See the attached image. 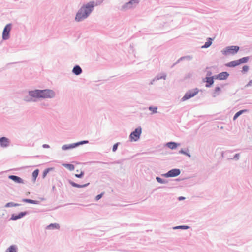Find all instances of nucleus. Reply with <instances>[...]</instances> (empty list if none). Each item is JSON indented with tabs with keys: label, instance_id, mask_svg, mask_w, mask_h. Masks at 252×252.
<instances>
[{
	"label": "nucleus",
	"instance_id": "37",
	"mask_svg": "<svg viewBox=\"0 0 252 252\" xmlns=\"http://www.w3.org/2000/svg\"><path fill=\"white\" fill-rule=\"evenodd\" d=\"M84 174H85L84 171H81L80 174H75L74 175V176L75 177H76L77 178H82L83 177Z\"/></svg>",
	"mask_w": 252,
	"mask_h": 252
},
{
	"label": "nucleus",
	"instance_id": "43",
	"mask_svg": "<svg viewBox=\"0 0 252 252\" xmlns=\"http://www.w3.org/2000/svg\"><path fill=\"white\" fill-rule=\"evenodd\" d=\"M91 163H102V164H108L107 162H104L102 161H92L90 162Z\"/></svg>",
	"mask_w": 252,
	"mask_h": 252
},
{
	"label": "nucleus",
	"instance_id": "11",
	"mask_svg": "<svg viewBox=\"0 0 252 252\" xmlns=\"http://www.w3.org/2000/svg\"><path fill=\"white\" fill-rule=\"evenodd\" d=\"M214 76L216 78V80H225L228 78L229 74L226 71H223L218 74L214 75Z\"/></svg>",
	"mask_w": 252,
	"mask_h": 252
},
{
	"label": "nucleus",
	"instance_id": "6",
	"mask_svg": "<svg viewBox=\"0 0 252 252\" xmlns=\"http://www.w3.org/2000/svg\"><path fill=\"white\" fill-rule=\"evenodd\" d=\"M139 3V0H130L128 2L125 3L121 7V10H126L127 9L135 7Z\"/></svg>",
	"mask_w": 252,
	"mask_h": 252
},
{
	"label": "nucleus",
	"instance_id": "53",
	"mask_svg": "<svg viewBox=\"0 0 252 252\" xmlns=\"http://www.w3.org/2000/svg\"><path fill=\"white\" fill-rule=\"evenodd\" d=\"M120 163L121 162L120 161H115L114 162H112V163L113 164V163Z\"/></svg>",
	"mask_w": 252,
	"mask_h": 252
},
{
	"label": "nucleus",
	"instance_id": "13",
	"mask_svg": "<svg viewBox=\"0 0 252 252\" xmlns=\"http://www.w3.org/2000/svg\"><path fill=\"white\" fill-rule=\"evenodd\" d=\"M8 178L9 179L12 180L13 182H14L16 183L24 184V180L18 176L14 175H9Z\"/></svg>",
	"mask_w": 252,
	"mask_h": 252
},
{
	"label": "nucleus",
	"instance_id": "44",
	"mask_svg": "<svg viewBox=\"0 0 252 252\" xmlns=\"http://www.w3.org/2000/svg\"><path fill=\"white\" fill-rule=\"evenodd\" d=\"M71 145H72V149L75 148L79 146L78 142H76V143H72Z\"/></svg>",
	"mask_w": 252,
	"mask_h": 252
},
{
	"label": "nucleus",
	"instance_id": "8",
	"mask_svg": "<svg viewBox=\"0 0 252 252\" xmlns=\"http://www.w3.org/2000/svg\"><path fill=\"white\" fill-rule=\"evenodd\" d=\"M181 173V170L178 168H174L169 170L166 173L162 174V176L166 177H175L179 175Z\"/></svg>",
	"mask_w": 252,
	"mask_h": 252
},
{
	"label": "nucleus",
	"instance_id": "45",
	"mask_svg": "<svg viewBox=\"0 0 252 252\" xmlns=\"http://www.w3.org/2000/svg\"><path fill=\"white\" fill-rule=\"evenodd\" d=\"M252 85V79L250 80L249 82L246 85V87H248Z\"/></svg>",
	"mask_w": 252,
	"mask_h": 252
},
{
	"label": "nucleus",
	"instance_id": "28",
	"mask_svg": "<svg viewBox=\"0 0 252 252\" xmlns=\"http://www.w3.org/2000/svg\"><path fill=\"white\" fill-rule=\"evenodd\" d=\"M250 59L249 56L242 57L238 60L239 65L247 63Z\"/></svg>",
	"mask_w": 252,
	"mask_h": 252
},
{
	"label": "nucleus",
	"instance_id": "58",
	"mask_svg": "<svg viewBox=\"0 0 252 252\" xmlns=\"http://www.w3.org/2000/svg\"><path fill=\"white\" fill-rule=\"evenodd\" d=\"M176 180V181H180V179H177Z\"/></svg>",
	"mask_w": 252,
	"mask_h": 252
},
{
	"label": "nucleus",
	"instance_id": "56",
	"mask_svg": "<svg viewBox=\"0 0 252 252\" xmlns=\"http://www.w3.org/2000/svg\"><path fill=\"white\" fill-rule=\"evenodd\" d=\"M230 151V153H232V152H235V151H236V150H233V151Z\"/></svg>",
	"mask_w": 252,
	"mask_h": 252
},
{
	"label": "nucleus",
	"instance_id": "19",
	"mask_svg": "<svg viewBox=\"0 0 252 252\" xmlns=\"http://www.w3.org/2000/svg\"><path fill=\"white\" fill-rule=\"evenodd\" d=\"M221 88L220 86H216L212 93V96L213 97H216L221 92Z\"/></svg>",
	"mask_w": 252,
	"mask_h": 252
},
{
	"label": "nucleus",
	"instance_id": "23",
	"mask_svg": "<svg viewBox=\"0 0 252 252\" xmlns=\"http://www.w3.org/2000/svg\"><path fill=\"white\" fill-rule=\"evenodd\" d=\"M213 40V38L211 37H208L207 38V41L205 43V44L202 46V48H207L209 47L211 44H212V41Z\"/></svg>",
	"mask_w": 252,
	"mask_h": 252
},
{
	"label": "nucleus",
	"instance_id": "36",
	"mask_svg": "<svg viewBox=\"0 0 252 252\" xmlns=\"http://www.w3.org/2000/svg\"><path fill=\"white\" fill-rule=\"evenodd\" d=\"M148 109L150 111H151L152 112L153 114H155L157 112V109H158L157 107H154V106H151L149 107Z\"/></svg>",
	"mask_w": 252,
	"mask_h": 252
},
{
	"label": "nucleus",
	"instance_id": "38",
	"mask_svg": "<svg viewBox=\"0 0 252 252\" xmlns=\"http://www.w3.org/2000/svg\"><path fill=\"white\" fill-rule=\"evenodd\" d=\"M120 144V142H117L116 143H115L113 145V147H112V151L113 152H115L117 151L118 146Z\"/></svg>",
	"mask_w": 252,
	"mask_h": 252
},
{
	"label": "nucleus",
	"instance_id": "35",
	"mask_svg": "<svg viewBox=\"0 0 252 252\" xmlns=\"http://www.w3.org/2000/svg\"><path fill=\"white\" fill-rule=\"evenodd\" d=\"M249 66L247 65H245L243 66L242 70L241 72L243 74H245V73H247L249 71Z\"/></svg>",
	"mask_w": 252,
	"mask_h": 252
},
{
	"label": "nucleus",
	"instance_id": "48",
	"mask_svg": "<svg viewBox=\"0 0 252 252\" xmlns=\"http://www.w3.org/2000/svg\"><path fill=\"white\" fill-rule=\"evenodd\" d=\"M57 186L59 187H61L63 186V183L62 182L59 181L57 184Z\"/></svg>",
	"mask_w": 252,
	"mask_h": 252
},
{
	"label": "nucleus",
	"instance_id": "42",
	"mask_svg": "<svg viewBox=\"0 0 252 252\" xmlns=\"http://www.w3.org/2000/svg\"><path fill=\"white\" fill-rule=\"evenodd\" d=\"M6 213V210H3L2 211V214L0 215V217L4 219H7L8 216L5 217V215Z\"/></svg>",
	"mask_w": 252,
	"mask_h": 252
},
{
	"label": "nucleus",
	"instance_id": "51",
	"mask_svg": "<svg viewBox=\"0 0 252 252\" xmlns=\"http://www.w3.org/2000/svg\"><path fill=\"white\" fill-rule=\"evenodd\" d=\"M185 199V197H183V196H180L178 198V200H183Z\"/></svg>",
	"mask_w": 252,
	"mask_h": 252
},
{
	"label": "nucleus",
	"instance_id": "27",
	"mask_svg": "<svg viewBox=\"0 0 252 252\" xmlns=\"http://www.w3.org/2000/svg\"><path fill=\"white\" fill-rule=\"evenodd\" d=\"M39 173V170L36 169L34 170L32 173V181L34 183L36 181V178H37Z\"/></svg>",
	"mask_w": 252,
	"mask_h": 252
},
{
	"label": "nucleus",
	"instance_id": "32",
	"mask_svg": "<svg viewBox=\"0 0 252 252\" xmlns=\"http://www.w3.org/2000/svg\"><path fill=\"white\" fill-rule=\"evenodd\" d=\"M190 228V227L188 225H179L174 226L173 227V229L176 230V229H183V230H187L188 229Z\"/></svg>",
	"mask_w": 252,
	"mask_h": 252
},
{
	"label": "nucleus",
	"instance_id": "24",
	"mask_svg": "<svg viewBox=\"0 0 252 252\" xmlns=\"http://www.w3.org/2000/svg\"><path fill=\"white\" fill-rule=\"evenodd\" d=\"M60 225L58 223H51L46 227L47 229H59Z\"/></svg>",
	"mask_w": 252,
	"mask_h": 252
},
{
	"label": "nucleus",
	"instance_id": "26",
	"mask_svg": "<svg viewBox=\"0 0 252 252\" xmlns=\"http://www.w3.org/2000/svg\"><path fill=\"white\" fill-rule=\"evenodd\" d=\"M179 153L181 154L185 155L187 156H188L189 158L191 157V155L189 153V150L187 149H181L179 151Z\"/></svg>",
	"mask_w": 252,
	"mask_h": 252
},
{
	"label": "nucleus",
	"instance_id": "9",
	"mask_svg": "<svg viewBox=\"0 0 252 252\" xmlns=\"http://www.w3.org/2000/svg\"><path fill=\"white\" fill-rule=\"evenodd\" d=\"M30 214V211H25L23 212H20L18 214H12L9 220H16L18 219H21L25 217V216L29 215Z\"/></svg>",
	"mask_w": 252,
	"mask_h": 252
},
{
	"label": "nucleus",
	"instance_id": "34",
	"mask_svg": "<svg viewBox=\"0 0 252 252\" xmlns=\"http://www.w3.org/2000/svg\"><path fill=\"white\" fill-rule=\"evenodd\" d=\"M72 149L71 144H65L62 146V149L63 150H67L69 149Z\"/></svg>",
	"mask_w": 252,
	"mask_h": 252
},
{
	"label": "nucleus",
	"instance_id": "16",
	"mask_svg": "<svg viewBox=\"0 0 252 252\" xmlns=\"http://www.w3.org/2000/svg\"><path fill=\"white\" fill-rule=\"evenodd\" d=\"M179 145V143L173 141L167 142L165 144V146L167 147L168 148L171 150L176 149Z\"/></svg>",
	"mask_w": 252,
	"mask_h": 252
},
{
	"label": "nucleus",
	"instance_id": "55",
	"mask_svg": "<svg viewBox=\"0 0 252 252\" xmlns=\"http://www.w3.org/2000/svg\"><path fill=\"white\" fill-rule=\"evenodd\" d=\"M230 151V153H232V152H235V151H236V150H233V151Z\"/></svg>",
	"mask_w": 252,
	"mask_h": 252
},
{
	"label": "nucleus",
	"instance_id": "57",
	"mask_svg": "<svg viewBox=\"0 0 252 252\" xmlns=\"http://www.w3.org/2000/svg\"><path fill=\"white\" fill-rule=\"evenodd\" d=\"M41 200H45V199H44V198H41Z\"/></svg>",
	"mask_w": 252,
	"mask_h": 252
},
{
	"label": "nucleus",
	"instance_id": "39",
	"mask_svg": "<svg viewBox=\"0 0 252 252\" xmlns=\"http://www.w3.org/2000/svg\"><path fill=\"white\" fill-rule=\"evenodd\" d=\"M239 157H240V154L237 153L234 155L233 158H231L230 159L237 161L239 159Z\"/></svg>",
	"mask_w": 252,
	"mask_h": 252
},
{
	"label": "nucleus",
	"instance_id": "52",
	"mask_svg": "<svg viewBox=\"0 0 252 252\" xmlns=\"http://www.w3.org/2000/svg\"><path fill=\"white\" fill-rule=\"evenodd\" d=\"M225 85V84H220V87H222V88L224 87Z\"/></svg>",
	"mask_w": 252,
	"mask_h": 252
},
{
	"label": "nucleus",
	"instance_id": "15",
	"mask_svg": "<svg viewBox=\"0 0 252 252\" xmlns=\"http://www.w3.org/2000/svg\"><path fill=\"white\" fill-rule=\"evenodd\" d=\"M192 58H193L192 56H190V55H187V56H182L181 58H180L176 62H175L173 63V64L172 65L171 67H173L175 65L177 64L181 61H182L184 60L190 61L192 59Z\"/></svg>",
	"mask_w": 252,
	"mask_h": 252
},
{
	"label": "nucleus",
	"instance_id": "29",
	"mask_svg": "<svg viewBox=\"0 0 252 252\" xmlns=\"http://www.w3.org/2000/svg\"><path fill=\"white\" fill-rule=\"evenodd\" d=\"M62 165L70 171H73L75 168L74 165L71 163H63Z\"/></svg>",
	"mask_w": 252,
	"mask_h": 252
},
{
	"label": "nucleus",
	"instance_id": "2",
	"mask_svg": "<svg viewBox=\"0 0 252 252\" xmlns=\"http://www.w3.org/2000/svg\"><path fill=\"white\" fill-rule=\"evenodd\" d=\"M103 0H96L95 1H92L83 4L76 14L75 21L79 22L87 18L94 10V6L100 5Z\"/></svg>",
	"mask_w": 252,
	"mask_h": 252
},
{
	"label": "nucleus",
	"instance_id": "14",
	"mask_svg": "<svg viewBox=\"0 0 252 252\" xmlns=\"http://www.w3.org/2000/svg\"><path fill=\"white\" fill-rule=\"evenodd\" d=\"M68 183L73 187L78 188H85L87 186H88L90 184V183H87L85 184H79L77 183H75L74 182L72 181V180L68 179Z\"/></svg>",
	"mask_w": 252,
	"mask_h": 252
},
{
	"label": "nucleus",
	"instance_id": "49",
	"mask_svg": "<svg viewBox=\"0 0 252 252\" xmlns=\"http://www.w3.org/2000/svg\"><path fill=\"white\" fill-rule=\"evenodd\" d=\"M56 190V187L55 185H53L52 188V191L53 192H55Z\"/></svg>",
	"mask_w": 252,
	"mask_h": 252
},
{
	"label": "nucleus",
	"instance_id": "1",
	"mask_svg": "<svg viewBox=\"0 0 252 252\" xmlns=\"http://www.w3.org/2000/svg\"><path fill=\"white\" fill-rule=\"evenodd\" d=\"M56 96V93L54 91L49 89L43 90L35 89L34 90L29 91L28 95H25L23 98L24 101L35 102V99L33 98H53Z\"/></svg>",
	"mask_w": 252,
	"mask_h": 252
},
{
	"label": "nucleus",
	"instance_id": "7",
	"mask_svg": "<svg viewBox=\"0 0 252 252\" xmlns=\"http://www.w3.org/2000/svg\"><path fill=\"white\" fill-rule=\"evenodd\" d=\"M12 28V24L8 23L4 27L2 32V39L6 40L10 38V32Z\"/></svg>",
	"mask_w": 252,
	"mask_h": 252
},
{
	"label": "nucleus",
	"instance_id": "59",
	"mask_svg": "<svg viewBox=\"0 0 252 252\" xmlns=\"http://www.w3.org/2000/svg\"><path fill=\"white\" fill-rule=\"evenodd\" d=\"M209 67H207L206 68V69H209Z\"/></svg>",
	"mask_w": 252,
	"mask_h": 252
},
{
	"label": "nucleus",
	"instance_id": "46",
	"mask_svg": "<svg viewBox=\"0 0 252 252\" xmlns=\"http://www.w3.org/2000/svg\"><path fill=\"white\" fill-rule=\"evenodd\" d=\"M212 72L211 71H207V74H206V77H211L212 76Z\"/></svg>",
	"mask_w": 252,
	"mask_h": 252
},
{
	"label": "nucleus",
	"instance_id": "30",
	"mask_svg": "<svg viewBox=\"0 0 252 252\" xmlns=\"http://www.w3.org/2000/svg\"><path fill=\"white\" fill-rule=\"evenodd\" d=\"M54 170V167H49L45 169L43 172L42 178H45L46 177L47 174H48L50 171H53Z\"/></svg>",
	"mask_w": 252,
	"mask_h": 252
},
{
	"label": "nucleus",
	"instance_id": "18",
	"mask_svg": "<svg viewBox=\"0 0 252 252\" xmlns=\"http://www.w3.org/2000/svg\"><path fill=\"white\" fill-rule=\"evenodd\" d=\"M225 65L228 67L234 68L236 67L237 66L239 65V64L238 62V60H236L227 63L226 64H225Z\"/></svg>",
	"mask_w": 252,
	"mask_h": 252
},
{
	"label": "nucleus",
	"instance_id": "25",
	"mask_svg": "<svg viewBox=\"0 0 252 252\" xmlns=\"http://www.w3.org/2000/svg\"><path fill=\"white\" fill-rule=\"evenodd\" d=\"M18 248L15 245H11L6 250V252H17Z\"/></svg>",
	"mask_w": 252,
	"mask_h": 252
},
{
	"label": "nucleus",
	"instance_id": "4",
	"mask_svg": "<svg viewBox=\"0 0 252 252\" xmlns=\"http://www.w3.org/2000/svg\"><path fill=\"white\" fill-rule=\"evenodd\" d=\"M141 133L142 128L141 126H138L130 134L129 136L130 141H137L140 139Z\"/></svg>",
	"mask_w": 252,
	"mask_h": 252
},
{
	"label": "nucleus",
	"instance_id": "22",
	"mask_svg": "<svg viewBox=\"0 0 252 252\" xmlns=\"http://www.w3.org/2000/svg\"><path fill=\"white\" fill-rule=\"evenodd\" d=\"M248 111L249 110L248 109H242V110H240L238 111L234 115V116L233 117V120L234 121L236 120L241 115H242V114H243L245 112H248Z\"/></svg>",
	"mask_w": 252,
	"mask_h": 252
},
{
	"label": "nucleus",
	"instance_id": "41",
	"mask_svg": "<svg viewBox=\"0 0 252 252\" xmlns=\"http://www.w3.org/2000/svg\"><path fill=\"white\" fill-rule=\"evenodd\" d=\"M89 141L86 140H82V141H79V142H78V143L79 146H80V145H82L83 144H88V143H89Z\"/></svg>",
	"mask_w": 252,
	"mask_h": 252
},
{
	"label": "nucleus",
	"instance_id": "20",
	"mask_svg": "<svg viewBox=\"0 0 252 252\" xmlns=\"http://www.w3.org/2000/svg\"><path fill=\"white\" fill-rule=\"evenodd\" d=\"M166 78V75L165 73L161 74H158L157 75L151 82V84H153V82L155 81L159 80L160 79H164L165 80Z\"/></svg>",
	"mask_w": 252,
	"mask_h": 252
},
{
	"label": "nucleus",
	"instance_id": "50",
	"mask_svg": "<svg viewBox=\"0 0 252 252\" xmlns=\"http://www.w3.org/2000/svg\"><path fill=\"white\" fill-rule=\"evenodd\" d=\"M230 152V151H226L225 152H222V153H221L222 157L224 156L223 155H224V154H226L228 153V152Z\"/></svg>",
	"mask_w": 252,
	"mask_h": 252
},
{
	"label": "nucleus",
	"instance_id": "40",
	"mask_svg": "<svg viewBox=\"0 0 252 252\" xmlns=\"http://www.w3.org/2000/svg\"><path fill=\"white\" fill-rule=\"evenodd\" d=\"M104 194V192H101V193L97 195L95 198V200L98 201L99 199H100L102 197Z\"/></svg>",
	"mask_w": 252,
	"mask_h": 252
},
{
	"label": "nucleus",
	"instance_id": "5",
	"mask_svg": "<svg viewBox=\"0 0 252 252\" xmlns=\"http://www.w3.org/2000/svg\"><path fill=\"white\" fill-rule=\"evenodd\" d=\"M199 90L197 88L188 90L181 98L182 101H186L195 96L199 92Z\"/></svg>",
	"mask_w": 252,
	"mask_h": 252
},
{
	"label": "nucleus",
	"instance_id": "54",
	"mask_svg": "<svg viewBox=\"0 0 252 252\" xmlns=\"http://www.w3.org/2000/svg\"><path fill=\"white\" fill-rule=\"evenodd\" d=\"M18 63V62H13V63H9L8 64H14V63Z\"/></svg>",
	"mask_w": 252,
	"mask_h": 252
},
{
	"label": "nucleus",
	"instance_id": "21",
	"mask_svg": "<svg viewBox=\"0 0 252 252\" xmlns=\"http://www.w3.org/2000/svg\"><path fill=\"white\" fill-rule=\"evenodd\" d=\"M22 201L27 203H30L32 204H40V201L37 200H34L28 198H23L22 200Z\"/></svg>",
	"mask_w": 252,
	"mask_h": 252
},
{
	"label": "nucleus",
	"instance_id": "33",
	"mask_svg": "<svg viewBox=\"0 0 252 252\" xmlns=\"http://www.w3.org/2000/svg\"><path fill=\"white\" fill-rule=\"evenodd\" d=\"M156 179L158 182L160 184H166L168 182L167 180L158 176L156 177Z\"/></svg>",
	"mask_w": 252,
	"mask_h": 252
},
{
	"label": "nucleus",
	"instance_id": "47",
	"mask_svg": "<svg viewBox=\"0 0 252 252\" xmlns=\"http://www.w3.org/2000/svg\"><path fill=\"white\" fill-rule=\"evenodd\" d=\"M42 147L43 148H50V146L48 144H44L43 145H42Z\"/></svg>",
	"mask_w": 252,
	"mask_h": 252
},
{
	"label": "nucleus",
	"instance_id": "31",
	"mask_svg": "<svg viewBox=\"0 0 252 252\" xmlns=\"http://www.w3.org/2000/svg\"><path fill=\"white\" fill-rule=\"evenodd\" d=\"M20 205H21L20 204L16 203H14L13 202H8L6 204H5V205H4V207L5 208H9V207H17V206H19Z\"/></svg>",
	"mask_w": 252,
	"mask_h": 252
},
{
	"label": "nucleus",
	"instance_id": "17",
	"mask_svg": "<svg viewBox=\"0 0 252 252\" xmlns=\"http://www.w3.org/2000/svg\"><path fill=\"white\" fill-rule=\"evenodd\" d=\"M82 71L81 67L79 65H75L72 70V73L76 76L80 75Z\"/></svg>",
	"mask_w": 252,
	"mask_h": 252
},
{
	"label": "nucleus",
	"instance_id": "12",
	"mask_svg": "<svg viewBox=\"0 0 252 252\" xmlns=\"http://www.w3.org/2000/svg\"><path fill=\"white\" fill-rule=\"evenodd\" d=\"M10 143V140L6 137H1L0 138V146L3 148H6L9 146Z\"/></svg>",
	"mask_w": 252,
	"mask_h": 252
},
{
	"label": "nucleus",
	"instance_id": "10",
	"mask_svg": "<svg viewBox=\"0 0 252 252\" xmlns=\"http://www.w3.org/2000/svg\"><path fill=\"white\" fill-rule=\"evenodd\" d=\"M215 79L216 80V78L215 76L213 75L211 77H206L203 79V81L206 82V87L210 88L213 85Z\"/></svg>",
	"mask_w": 252,
	"mask_h": 252
},
{
	"label": "nucleus",
	"instance_id": "3",
	"mask_svg": "<svg viewBox=\"0 0 252 252\" xmlns=\"http://www.w3.org/2000/svg\"><path fill=\"white\" fill-rule=\"evenodd\" d=\"M239 46L231 45L226 47L221 52L225 56H227L229 54L235 55L239 51Z\"/></svg>",
	"mask_w": 252,
	"mask_h": 252
}]
</instances>
